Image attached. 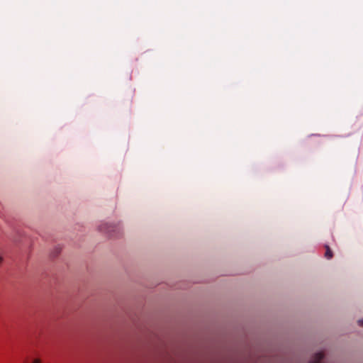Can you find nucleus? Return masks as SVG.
I'll return each instance as SVG.
<instances>
[{
	"label": "nucleus",
	"mask_w": 363,
	"mask_h": 363,
	"mask_svg": "<svg viewBox=\"0 0 363 363\" xmlns=\"http://www.w3.org/2000/svg\"><path fill=\"white\" fill-rule=\"evenodd\" d=\"M324 357V354L323 352H318L314 355L313 359L309 362V363H321Z\"/></svg>",
	"instance_id": "obj_1"
},
{
	"label": "nucleus",
	"mask_w": 363,
	"mask_h": 363,
	"mask_svg": "<svg viewBox=\"0 0 363 363\" xmlns=\"http://www.w3.org/2000/svg\"><path fill=\"white\" fill-rule=\"evenodd\" d=\"M325 257L328 259H330L333 257V252L330 250V247L328 245H325Z\"/></svg>",
	"instance_id": "obj_2"
},
{
	"label": "nucleus",
	"mask_w": 363,
	"mask_h": 363,
	"mask_svg": "<svg viewBox=\"0 0 363 363\" xmlns=\"http://www.w3.org/2000/svg\"><path fill=\"white\" fill-rule=\"evenodd\" d=\"M109 228H111V226H108L107 224H106L104 226H102V228H101V230L105 231L109 234L111 232V230L109 229Z\"/></svg>",
	"instance_id": "obj_3"
},
{
	"label": "nucleus",
	"mask_w": 363,
	"mask_h": 363,
	"mask_svg": "<svg viewBox=\"0 0 363 363\" xmlns=\"http://www.w3.org/2000/svg\"><path fill=\"white\" fill-rule=\"evenodd\" d=\"M4 254L2 252H0V267L4 263Z\"/></svg>",
	"instance_id": "obj_4"
},
{
	"label": "nucleus",
	"mask_w": 363,
	"mask_h": 363,
	"mask_svg": "<svg viewBox=\"0 0 363 363\" xmlns=\"http://www.w3.org/2000/svg\"><path fill=\"white\" fill-rule=\"evenodd\" d=\"M31 363H42V362L39 358H35V359H33V360L32 361Z\"/></svg>",
	"instance_id": "obj_5"
},
{
	"label": "nucleus",
	"mask_w": 363,
	"mask_h": 363,
	"mask_svg": "<svg viewBox=\"0 0 363 363\" xmlns=\"http://www.w3.org/2000/svg\"><path fill=\"white\" fill-rule=\"evenodd\" d=\"M358 323H359V325L360 326H363V319H362V320H359L358 321Z\"/></svg>",
	"instance_id": "obj_6"
}]
</instances>
